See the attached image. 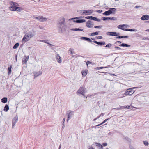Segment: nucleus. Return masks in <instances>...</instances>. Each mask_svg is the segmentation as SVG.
<instances>
[{"instance_id":"1","label":"nucleus","mask_w":149,"mask_h":149,"mask_svg":"<svg viewBox=\"0 0 149 149\" xmlns=\"http://www.w3.org/2000/svg\"><path fill=\"white\" fill-rule=\"evenodd\" d=\"M66 25L65 24V18L63 17H61L58 22L57 27L58 28V31L60 33H63V31H65Z\"/></svg>"},{"instance_id":"2","label":"nucleus","mask_w":149,"mask_h":149,"mask_svg":"<svg viewBox=\"0 0 149 149\" xmlns=\"http://www.w3.org/2000/svg\"><path fill=\"white\" fill-rule=\"evenodd\" d=\"M35 31L33 29L29 31L24 35L22 38V41L24 42L28 41L35 35Z\"/></svg>"},{"instance_id":"3","label":"nucleus","mask_w":149,"mask_h":149,"mask_svg":"<svg viewBox=\"0 0 149 149\" xmlns=\"http://www.w3.org/2000/svg\"><path fill=\"white\" fill-rule=\"evenodd\" d=\"M10 4L12 6L9 7V8L11 11H20L22 10V8L17 6V3L16 2L11 1L10 2Z\"/></svg>"},{"instance_id":"4","label":"nucleus","mask_w":149,"mask_h":149,"mask_svg":"<svg viewBox=\"0 0 149 149\" xmlns=\"http://www.w3.org/2000/svg\"><path fill=\"white\" fill-rule=\"evenodd\" d=\"M106 34L107 35L116 36V39L127 38L128 36H119L120 34L116 32H107L106 33Z\"/></svg>"},{"instance_id":"5","label":"nucleus","mask_w":149,"mask_h":149,"mask_svg":"<svg viewBox=\"0 0 149 149\" xmlns=\"http://www.w3.org/2000/svg\"><path fill=\"white\" fill-rule=\"evenodd\" d=\"M85 18L87 19L93 20L97 22H100V20L98 18L92 16H86L85 17Z\"/></svg>"},{"instance_id":"6","label":"nucleus","mask_w":149,"mask_h":149,"mask_svg":"<svg viewBox=\"0 0 149 149\" xmlns=\"http://www.w3.org/2000/svg\"><path fill=\"white\" fill-rule=\"evenodd\" d=\"M93 11V10H83L81 15H89L91 14Z\"/></svg>"},{"instance_id":"7","label":"nucleus","mask_w":149,"mask_h":149,"mask_svg":"<svg viewBox=\"0 0 149 149\" xmlns=\"http://www.w3.org/2000/svg\"><path fill=\"white\" fill-rule=\"evenodd\" d=\"M86 26L89 28L93 27L94 25L93 22L90 20L87 21L86 23Z\"/></svg>"},{"instance_id":"8","label":"nucleus","mask_w":149,"mask_h":149,"mask_svg":"<svg viewBox=\"0 0 149 149\" xmlns=\"http://www.w3.org/2000/svg\"><path fill=\"white\" fill-rule=\"evenodd\" d=\"M77 93L80 94L84 96L85 93V89L84 87H81L77 91Z\"/></svg>"},{"instance_id":"9","label":"nucleus","mask_w":149,"mask_h":149,"mask_svg":"<svg viewBox=\"0 0 149 149\" xmlns=\"http://www.w3.org/2000/svg\"><path fill=\"white\" fill-rule=\"evenodd\" d=\"M141 19L142 20H149V15H143L141 17Z\"/></svg>"},{"instance_id":"10","label":"nucleus","mask_w":149,"mask_h":149,"mask_svg":"<svg viewBox=\"0 0 149 149\" xmlns=\"http://www.w3.org/2000/svg\"><path fill=\"white\" fill-rule=\"evenodd\" d=\"M127 26H128V25L127 24H123L122 25H118L117 26V28H118L121 29L122 30H124L125 31H126V29L124 28V26L127 27Z\"/></svg>"},{"instance_id":"11","label":"nucleus","mask_w":149,"mask_h":149,"mask_svg":"<svg viewBox=\"0 0 149 149\" xmlns=\"http://www.w3.org/2000/svg\"><path fill=\"white\" fill-rule=\"evenodd\" d=\"M17 117H15L12 120V128H13L14 127V126L16 124V123L17 121Z\"/></svg>"},{"instance_id":"12","label":"nucleus","mask_w":149,"mask_h":149,"mask_svg":"<svg viewBox=\"0 0 149 149\" xmlns=\"http://www.w3.org/2000/svg\"><path fill=\"white\" fill-rule=\"evenodd\" d=\"M109 11L110 13V14H115V12L116 10V8H109Z\"/></svg>"},{"instance_id":"13","label":"nucleus","mask_w":149,"mask_h":149,"mask_svg":"<svg viewBox=\"0 0 149 149\" xmlns=\"http://www.w3.org/2000/svg\"><path fill=\"white\" fill-rule=\"evenodd\" d=\"M93 42L94 43H96L97 45H99L100 46L104 45H105V43L104 41H101L98 42L97 41L94 40V41H93Z\"/></svg>"},{"instance_id":"14","label":"nucleus","mask_w":149,"mask_h":149,"mask_svg":"<svg viewBox=\"0 0 149 149\" xmlns=\"http://www.w3.org/2000/svg\"><path fill=\"white\" fill-rule=\"evenodd\" d=\"M85 19H77L73 21V22L77 23H82L86 22Z\"/></svg>"},{"instance_id":"15","label":"nucleus","mask_w":149,"mask_h":149,"mask_svg":"<svg viewBox=\"0 0 149 149\" xmlns=\"http://www.w3.org/2000/svg\"><path fill=\"white\" fill-rule=\"evenodd\" d=\"M74 112L73 111H70L69 113L68 114V118L67 119V121H68L69 120L71 119V116L73 115Z\"/></svg>"},{"instance_id":"16","label":"nucleus","mask_w":149,"mask_h":149,"mask_svg":"<svg viewBox=\"0 0 149 149\" xmlns=\"http://www.w3.org/2000/svg\"><path fill=\"white\" fill-rule=\"evenodd\" d=\"M47 19L45 17L42 16H40L39 21L41 22H43L46 21Z\"/></svg>"},{"instance_id":"17","label":"nucleus","mask_w":149,"mask_h":149,"mask_svg":"<svg viewBox=\"0 0 149 149\" xmlns=\"http://www.w3.org/2000/svg\"><path fill=\"white\" fill-rule=\"evenodd\" d=\"M123 107H124L123 108V109H125V108H127V109H133V108H134V107H133L131 105H130V106L127 105L126 106H123Z\"/></svg>"},{"instance_id":"18","label":"nucleus","mask_w":149,"mask_h":149,"mask_svg":"<svg viewBox=\"0 0 149 149\" xmlns=\"http://www.w3.org/2000/svg\"><path fill=\"white\" fill-rule=\"evenodd\" d=\"M119 46L120 47H130L131 45L126 43H122L120 45H119Z\"/></svg>"},{"instance_id":"19","label":"nucleus","mask_w":149,"mask_h":149,"mask_svg":"<svg viewBox=\"0 0 149 149\" xmlns=\"http://www.w3.org/2000/svg\"><path fill=\"white\" fill-rule=\"evenodd\" d=\"M29 58V56L25 57V58H23L22 59V63L23 64H25Z\"/></svg>"},{"instance_id":"20","label":"nucleus","mask_w":149,"mask_h":149,"mask_svg":"<svg viewBox=\"0 0 149 149\" xmlns=\"http://www.w3.org/2000/svg\"><path fill=\"white\" fill-rule=\"evenodd\" d=\"M1 102L3 103H5L7 102V98L6 97H3L1 99Z\"/></svg>"},{"instance_id":"21","label":"nucleus","mask_w":149,"mask_h":149,"mask_svg":"<svg viewBox=\"0 0 149 149\" xmlns=\"http://www.w3.org/2000/svg\"><path fill=\"white\" fill-rule=\"evenodd\" d=\"M9 109V107L8 105L6 104L4 108V111L6 112H7Z\"/></svg>"},{"instance_id":"22","label":"nucleus","mask_w":149,"mask_h":149,"mask_svg":"<svg viewBox=\"0 0 149 149\" xmlns=\"http://www.w3.org/2000/svg\"><path fill=\"white\" fill-rule=\"evenodd\" d=\"M70 30L71 31H83V29H81L80 28H72Z\"/></svg>"},{"instance_id":"23","label":"nucleus","mask_w":149,"mask_h":149,"mask_svg":"<svg viewBox=\"0 0 149 149\" xmlns=\"http://www.w3.org/2000/svg\"><path fill=\"white\" fill-rule=\"evenodd\" d=\"M96 146L98 147L100 149H102L103 148V147L101 144L97 143H96Z\"/></svg>"},{"instance_id":"24","label":"nucleus","mask_w":149,"mask_h":149,"mask_svg":"<svg viewBox=\"0 0 149 149\" xmlns=\"http://www.w3.org/2000/svg\"><path fill=\"white\" fill-rule=\"evenodd\" d=\"M103 14L104 15L106 16H108L110 15L109 10L105 11V12L103 13Z\"/></svg>"},{"instance_id":"25","label":"nucleus","mask_w":149,"mask_h":149,"mask_svg":"<svg viewBox=\"0 0 149 149\" xmlns=\"http://www.w3.org/2000/svg\"><path fill=\"white\" fill-rule=\"evenodd\" d=\"M126 31H137L136 29H126Z\"/></svg>"},{"instance_id":"26","label":"nucleus","mask_w":149,"mask_h":149,"mask_svg":"<svg viewBox=\"0 0 149 149\" xmlns=\"http://www.w3.org/2000/svg\"><path fill=\"white\" fill-rule=\"evenodd\" d=\"M99 32H100V31H98L96 32L92 33H91V36L97 35H98Z\"/></svg>"},{"instance_id":"27","label":"nucleus","mask_w":149,"mask_h":149,"mask_svg":"<svg viewBox=\"0 0 149 149\" xmlns=\"http://www.w3.org/2000/svg\"><path fill=\"white\" fill-rule=\"evenodd\" d=\"M123 139H124L126 140L129 143H131V139L128 138L127 137H124L123 138Z\"/></svg>"},{"instance_id":"28","label":"nucleus","mask_w":149,"mask_h":149,"mask_svg":"<svg viewBox=\"0 0 149 149\" xmlns=\"http://www.w3.org/2000/svg\"><path fill=\"white\" fill-rule=\"evenodd\" d=\"M19 44L18 43H16L13 46V48L14 49H16L19 46Z\"/></svg>"},{"instance_id":"29","label":"nucleus","mask_w":149,"mask_h":149,"mask_svg":"<svg viewBox=\"0 0 149 149\" xmlns=\"http://www.w3.org/2000/svg\"><path fill=\"white\" fill-rule=\"evenodd\" d=\"M11 66H10L8 68V74H9L11 73Z\"/></svg>"},{"instance_id":"30","label":"nucleus","mask_w":149,"mask_h":149,"mask_svg":"<svg viewBox=\"0 0 149 149\" xmlns=\"http://www.w3.org/2000/svg\"><path fill=\"white\" fill-rule=\"evenodd\" d=\"M127 95H129V93L128 91H125V93L123 94V97H125V96Z\"/></svg>"},{"instance_id":"31","label":"nucleus","mask_w":149,"mask_h":149,"mask_svg":"<svg viewBox=\"0 0 149 149\" xmlns=\"http://www.w3.org/2000/svg\"><path fill=\"white\" fill-rule=\"evenodd\" d=\"M128 91L129 93V95H130L132 94L135 92L133 90H129Z\"/></svg>"},{"instance_id":"32","label":"nucleus","mask_w":149,"mask_h":149,"mask_svg":"<svg viewBox=\"0 0 149 149\" xmlns=\"http://www.w3.org/2000/svg\"><path fill=\"white\" fill-rule=\"evenodd\" d=\"M124 107H123V106H120L119 107L114 108V109L116 110H120L123 109V108Z\"/></svg>"},{"instance_id":"33","label":"nucleus","mask_w":149,"mask_h":149,"mask_svg":"<svg viewBox=\"0 0 149 149\" xmlns=\"http://www.w3.org/2000/svg\"><path fill=\"white\" fill-rule=\"evenodd\" d=\"M82 73L83 75L85 76L87 74V72L86 71H82Z\"/></svg>"},{"instance_id":"34","label":"nucleus","mask_w":149,"mask_h":149,"mask_svg":"<svg viewBox=\"0 0 149 149\" xmlns=\"http://www.w3.org/2000/svg\"><path fill=\"white\" fill-rule=\"evenodd\" d=\"M57 62L59 63H61V58L60 57L58 58L57 59Z\"/></svg>"},{"instance_id":"35","label":"nucleus","mask_w":149,"mask_h":149,"mask_svg":"<svg viewBox=\"0 0 149 149\" xmlns=\"http://www.w3.org/2000/svg\"><path fill=\"white\" fill-rule=\"evenodd\" d=\"M102 19L104 21H106V20H109V17H102Z\"/></svg>"},{"instance_id":"36","label":"nucleus","mask_w":149,"mask_h":149,"mask_svg":"<svg viewBox=\"0 0 149 149\" xmlns=\"http://www.w3.org/2000/svg\"><path fill=\"white\" fill-rule=\"evenodd\" d=\"M117 18L115 17H109V20H117Z\"/></svg>"},{"instance_id":"37","label":"nucleus","mask_w":149,"mask_h":149,"mask_svg":"<svg viewBox=\"0 0 149 149\" xmlns=\"http://www.w3.org/2000/svg\"><path fill=\"white\" fill-rule=\"evenodd\" d=\"M112 45L110 43H109L107 44L106 46H105L107 48H110L111 47V46Z\"/></svg>"},{"instance_id":"38","label":"nucleus","mask_w":149,"mask_h":149,"mask_svg":"<svg viewBox=\"0 0 149 149\" xmlns=\"http://www.w3.org/2000/svg\"><path fill=\"white\" fill-rule=\"evenodd\" d=\"M102 27V25H99V26H94V28H101Z\"/></svg>"},{"instance_id":"39","label":"nucleus","mask_w":149,"mask_h":149,"mask_svg":"<svg viewBox=\"0 0 149 149\" xmlns=\"http://www.w3.org/2000/svg\"><path fill=\"white\" fill-rule=\"evenodd\" d=\"M86 40L88 42H89L91 43L92 42H93V41H92L90 38L88 37Z\"/></svg>"},{"instance_id":"40","label":"nucleus","mask_w":149,"mask_h":149,"mask_svg":"<svg viewBox=\"0 0 149 149\" xmlns=\"http://www.w3.org/2000/svg\"><path fill=\"white\" fill-rule=\"evenodd\" d=\"M143 143L146 146H147L148 145V142L144 141H143Z\"/></svg>"},{"instance_id":"41","label":"nucleus","mask_w":149,"mask_h":149,"mask_svg":"<svg viewBox=\"0 0 149 149\" xmlns=\"http://www.w3.org/2000/svg\"><path fill=\"white\" fill-rule=\"evenodd\" d=\"M87 37H81V39L82 40H86V39H87Z\"/></svg>"},{"instance_id":"42","label":"nucleus","mask_w":149,"mask_h":149,"mask_svg":"<svg viewBox=\"0 0 149 149\" xmlns=\"http://www.w3.org/2000/svg\"><path fill=\"white\" fill-rule=\"evenodd\" d=\"M129 148L130 149H135L133 146L131 145H129Z\"/></svg>"},{"instance_id":"43","label":"nucleus","mask_w":149,"mask_h":149,"mask_svg":"<svg viewBox=\"0 0 149 149\" xmlns=\"http://www.w3.org/2000/svg\"><path fill=\"white\" fill-rule=\"evenodd\" d=\"M96 38L97 39H102L103 38V37L102 36H98Z\"/></svg>"},{"instance_id":"44","label":"nucleus","mask_w":149,"mask_h":149,"mask_svg":"<svg viewBox=\"0 0 149 149\" xmlns=\"http://www.w3.org/2000/svg\"><path fill=\"white\" fill-rule=\"evenodd\" d=\"M142 39L143 40H149V38L148 37H143L142 38Z\"/></svg>"},{"instance_id":"45","label":"nucleus","mask_w":149,"mask_h":149,"mask_svg":"<svg viewBox=\"0 0 149 149\" xmlns=\"http://www.w3.org/2000/svg\"><path fill=\"white\" fill-rule=\"evenodd\" d=\"M96 12L97 13H101L102 12V10H97L96 11Z\"/></svg>"},{"instance_id":"46","label":"nucleus","mask_w":149,"mask_h":149,"mask_svg":"<svg viewBox=\"0 0 149 149\" xmlns=\"http://www.w3.org/2000/svg\"><path fill=\"white\" fill-rule=\"evenodd\" d=\"M84 16H80V17H77L76 18H77V19H79L83 18H84Z\"/></svg>"},{"instance_id":"47","label":"nucleus","mask_w":149,"mask_h":149,"mask_svg":"<svg viewBox=\"0 0 149 149\" xmlns=\"http://www.w3.org/2000/svg\"><path fill=\"white\" fill-rule=\"evenodd\" d=\"M69 51L70 52V54H72L73 53L72 52V49L71 48H70L69 49Z\"/></svg>"},{"instance_id":"48","label":"nucleus","mask_w":149,"mask_h":149,"mask_svg":"<svg viewBox=\"0 0 149 149\" xmlns=\"http://www.w3.org/2000/svg\"><path fill=\"white\" fill-rule=\"evenodd\" d=\"M42 74V72H40V73L38 74L37 73H36L35 75V76H38Z\"/></svg>"},{"instance_id":"49","label":"nucleus","mask_w":149,"mask_h":149,"mask_svg":"<svg viewBox=\"0 0 149 149\" xmlns=\"http://www.w3.org/2000/svg\"><path fill=\"white\" fill-rule=\"evenodd\" d=\"M91 62H90L89 61H87L86 63V64L87 65H88V64H91Z\"/></svg>"},{"instance_id":"50","label":"nucleus","mask_w":149,"mask_h":149,"mask_svg":"<svg viewBox=\"0 0 149 149\" xmlns=\"http://www.w3.org/2000/svg\"><path fill=\"white\" fill-rule=\"evenodd\" d=\"M109 118H107L106 119H105L103 122V123H105L107 121Z\"/></svg>"},{"instance_id":"51","label":"nucleus","mask_w":149,"mask_h":149,"mask_svg":"<svg viewBox=\"0 0 149 149\" xmlns=\"http://www.w3.org/2000/svg\"><path fill=\"white\" fill-rule=\"evenodd\" d=\"M56 59H57V58H58V57H60V56L58 54H56Z\"/></svg>"},{"instance_id":"52","label":"nucleus","mask_w":149,"mask_h":149,"mask_svg":"<svg viewBox=\"0 0 149 149\" xmlns=\"http://www.w3.org/2000/svg\"><path fill=\"white\" fill-rule=\"evenodd\" d=\"M41 41L42 42H44V43H46L47 44L48 43V42H47L46 40H41Z\"/></svg>"},{"instance_id":"53","label":"nucleus","mask_w":149,"mask_h":149,"mask_svg":"<svg viewBox=\"0 0 149 149\" xmlns=\"http://www.w3.org/2000/svg\"><path fill=\"white\" fill-rule=\"evenodd\" d=\"M138 88V87H134L130 88L129 89L133 90V89H134L135 88Z\"/></svg>"},{"instance_id":"54","label":"nucleus","mask_w":149,"mask_h":149,"mask_svg":"<svg viewBox=\"0 0 149 149\" xmlns=\"http://www.w3.org/2000/svg\"><path fill=\"white\" fill-rule=\"evenodd\" d=\"M77 19L76 17L72 18L70 19H69V20H74V19Z\"/></svg>"},{"instance_id":"55","label":"nucleus","mask_w":149,"mask_h":149,"mask_svg":"<svg viewBox=\"0 0 149 149\" xmlns=\"http://www.w3.org/2000/svg\"><path fill=\"white\" fill-rule=\"evenodd\" d=\"M104 113H102L101 114H100L98 116H99V118L101 116H104Z\"/></svg>"},{"instance_id":"56","label":"nucleus","mask_w":149,"mask_h":149,"mask_svg":"<svg viewBox=\"0 0 149 149\" xmlns=\"http://www.w3.org/2000/svg\"><path fill=\"white\" fill-rule=\"evenodd\" d=\"M104 68V67H98L97 68V69L98 70H100V69H101L103 68Z\"/></svg>"},{"instance_id":"57","label":"nucleus","mask_w":149,"mask_h":149,"mask_svg":"<svg viewBox=\"0 0 149 149\" xmlns=\"http://www.w3.org/2000/svg\"><path fill=\"white\" fill-rule=\"evenodd\" d=\"M102 145L104 146L107 145V143H104L102 144Z\"/></svg>"},{"instance_id":"58","label":"nucleus","mask_w":149,"mask_h":149,"mask_svg":"<svg viewBox=\"0 0 149 149\" xmlns=\"http://www.w3.org/2000/svg\"><path fill=\"white\" fill-rule=\"evenodd\" d=\"M114 47L116 48V49H121V48L119 47H117V46H115Z\"/></svg>"},{"instance_id":"59","label":"nucleus","mask_w":149,"mask_h":149,"mask_svg":"<svg viewBox=\"0 0 149 149\" xmlns=\"http://www.w3.org/2000/svg\"><path fill=\"white\" fill-rule=\"evenodd\" d=\"M99 118V116H98L96 118H95L93 120V121H95L97 119Z\"/></svg>"},{"instance_id":"60","label":"nucleus","mask_w":149,"mask_h":149,"mask_svg":"<svg viewBox=\"0 0 149 149\" xmlns=\"http://www.w3.org/2000/svg\"><path fill=\"white\" fill-rule=\"evenodd\" d=\"M118 43L119 44H121V42L120 41H116V42H115V44H116V43Z\"/></svg>"},{"instance_id":"61","label":"nucleus","mask_w":149,"mask_h":149,"mask_svg":"<svg viewBox=\"0 0 149 149\" xmlns=\"http://www.w3.org/2000/svg\"><path fill=\"white\" fill-rule=\"evenodd\" d=\"M40 16H39V17H35V18H36V19H38V20H39V19H40Z\"/></svg>"},{"instance_id":"62","label":"nucleus","mask_w":149,"mask_h":149,"mask_svg":"<svg viewBox=\"0 0 149 149\" xmlns=\"http://www.w3.org/2000/svg\"><path fill=\"white\" fill-rule=\"evenodd\" d=\"M65 127V125L64 123H63V126L62 127V128L63 129H64Z\"/></svg>"},{"instance_id":"63","label":"nucleus","mask_w":149,"mask_h":149,"mask_svg":"<svg viewBox=\"0 0 149 149\" xmlns=\"http://www.w3.org/2000/svg\"><path fill=\"white\" fill-rule=\"evenodd\" d=\"M65 118H64L63 119V123H64V122H65Z\"/></svg>"},{"instance_id":"64","label":"nucleus","mask_w":149,"mask_h":149,"mask_svg":"<svg viewBox=\"0 0 149 149\" xmlns=\"http://www.w3.org/2000/svg\"><path fill=\"white\" fill-rule=\"evenodd\" d=\"M89 149H94V148L93 147H90V148H89Z\"/></svg>"}]
</instances>
